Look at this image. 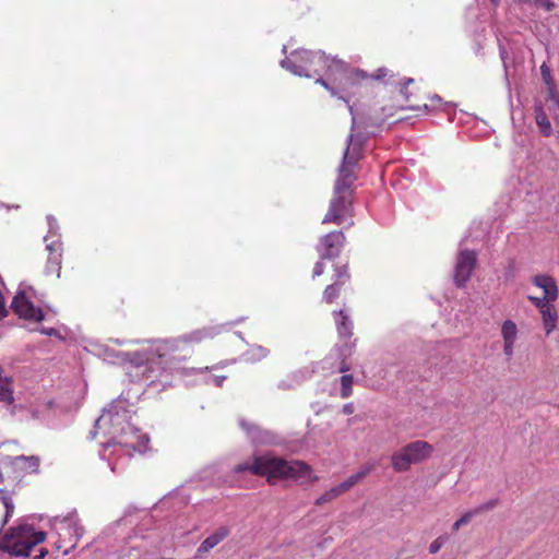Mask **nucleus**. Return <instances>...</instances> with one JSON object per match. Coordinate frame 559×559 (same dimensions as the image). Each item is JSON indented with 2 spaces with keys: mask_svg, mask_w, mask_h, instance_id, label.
Masks as SVG:
<instances>
[{
  "mask_svg": "<svg viewBox=\"0 0 559 559\" xmlns=\"http://www.w3.org/2000/svg\"><path fill=\"white\" fill-rule=\"evenodd\" d=\"M323 272H324V264L321 261L317 262L314 265V269H313L312 276L313 277L320 276L323 274Z\"/></svg>",
  "mask_w": 559,
  "mask_h": 559,
  "instance_id": "37",
  "label": "nucleus"
},
{
  "mask_svg": "<svg viewBox=\"0 0 559 559\" xmlns=\"http://www.w3.org/2000/svg\"><path fill=\"white\" fill-rule=\"evenodd\" d=\"M412 82H413V79H406V80L404 81V83H403L402 91H403L404 88H406V87H407V85H408V84H411Z\"/></svg>",
  "mask_w": 559,
  "mask_h": 559,
  "instance_id": "41",
  "label": "nucleus"
},
{
  "mask_svg": "<svg viewBox=\"0 0 559 559\" xmlns=\"http://www.w3.org/2000/svg\"><path fill=\"white\" fill-rule=\"evenodd\" d=\"M476 252L472 250H460L454 267V283L456 286H464L471 278L476 265Z\"/></svg>",
  "mask_w": 559,
  "mask_h": 559,
  "instance_id": "9",
  "label": "nucleus"
},
{
  "mask_svg": "<svg viewBox=\"0 0 559 559\" xmlns=\"http://www.w3.org/2000/svg\"><path fill=\"white\" fill-rule=\"evenodd\" d=\"M341 285L338 284H331L326 286L323 293V298L326 302L331 304L340 294Z\"/></svg>",
  "mask_w": 559,
  "mask_h": 559,
  "instance_id": "28",
  "label": "nucleus"
},
{
  "mask_svg": "<svg viewBox=\"0 0 559 559\" xmlns=\"http://www.w3.org/2000/svg\"><path fill=\"white\" fill-rule=\"evenodd\" d=\"M492 2H497L498 0H491Z\"/></svg>",
  "mask_w": 559,
  "mask_h": 559,
  "instance_id": "46",
  "label": "nucleus"
},
{
  "mask_svg": "<svg viewBox=\"0 0 559 559\" xmlns=\"http://www.w3.org/2000/svg\"><path fill=\"white\" fill-rule=\"evenodd\" d=\"M335 323L337 328V332L341 337L347 338L352 336L353 322L349 317L344 312V310H340L338 312H334Z\"/></svg>",
  "mask_w": 559,
  "mask_h": 559,
  "instance_id": "20",
  "label": "nucleus"
},
{
  "mask_svg": "<svg viewBox=\"0 0 559 559\" xmlns=\"http://www.w3.org/2000/svg\"><path fill=\"white\" fill-rule=\"evenodd\" d=\"M334 283L338 285H344L349 280V273H348V266L347 265H341L335 267V274H334Z\"/></svg>",
  "mask_w": 559,
  "mask_h": 559,
  "instance_id": "27",
  "label": "nucleus"
},
{
  "mask_svg": "<svg viewBox=\"0 0 559 559\" xmlns=\"http://www.w3.org/2000/svg\"><path fill=\"white\" fill-rule=\"evenodd\" d=\"M281 67L298 76L319 75L316 83L322 85L333 97L344 100L348 106L353 120L352 131H354L356 118L353 106L346 97L338 94L337 90L322 78V74L337 84L342 92H349L352 86L367 78L364 71L350 69L344 61L328 57L323 51L306 49L294 50L289 57L281 61Z\"/></svg>",
  "mask_w": 559,
  "mask_h": 559,
  "instance_id": "1",
  "label": "nucleus"
},
{
  "mask_svg": "<svg viewBox=\"0 0 559 559\" xmlns=\"http://www.w3.org/2000/svg\"><path fill=\"white\" fill-rule=\"evenodd\" d=\"M532 283L543 290V297H545L547 301L555 304L559 297V288L556 280L552 276L546 274H537L532 277Z\"/></svg>",
  "mask_w": 559,
  "mask_h": 559,
  "instance_id": "12",
  "label": "nucleus"
},
{
  "mask_svg": "<svg viewBox=\"0 0 559 559\" xmlns=\"http://www.w3.org/2000/svg\"><path fill=\"white\" fill-rule=\"evenodd\" d=\"M540 72H542V75H543V79L544 81L547 83V84H550L551 83V73H550V69L544 63L542 64L540 67Z\"/></svg>",
  "mask_w": 559,
  "mask_h": 559,
  "instance_id": "34",
  "label": "nucleus"
},
{
  "mask_svg": "<svg viewBox=\"0 0 559 559\" xmlns=\"http://www.w3.org/2000/svg\"><path fill=\"white\" fill-rule=\"evenodd\" d=\"M229 535V530L225 526L217 528L213 534L207 536L199 546L198 555L209 552L215 546H217L223 539Z\"/></svg>",
  "mask_w": 559,
  "mask_h": 559,
  "instance_id": "15",
  "label": "nucleus"
},
{
  "mask_svg": "<svg viewBox=\"0 0 559 559\" xmlns=\"http://www.w3.org/2000/svg\"><path fill=\"white\" fill-rule=\"evenodd\" d=\"M344 152L338 175L334 185L333 197L322 224L342 225L353 216V183L356 180L355 167L360 158V143H356L352 132Z\"/></svg>",
  "mask_w": 559,
  "mask_h": 559,
  "instance_id": "2",
  "label": "nucleus"
},
{
  "mask_svg": "<svg viewBox=\"0 0 559 559\" xmlns=\"http://www.w3.org/2000/svg\"><path fill=\"white\" fill-rule=\"evenodd\" d=\"M235 471H236L237 473L243 472V471H245V465H243V464H239V465H237V466H236V468H235Z\"/></svg>",
  "mask_w": 559,
  "mask_h": 559,
  "instance_id": "42",
  "label": "nucleus"
},
{
  "mask_svg": "<svg viewBox=\"0 0 559 559\" xmlns=\"http://www.w3.org/2000/svg\"><path fill=\"white\" fill-rule=\"evenodd\" d=\"M178 349V343L176 341H159L156 343L155 353L160 359L170 361L175 359V352Z\"/></svg>",
  "mask_w": 559,
  "mask_h": 559,
  "instance_id": "19",
  "label": "nucleus"
},
{
  "mask_svg": "<svg viewBox=\"0 0 559 559\" xmlns=\"http://www.w3.org/2000/svg\"><path fill=\"white\" fill-rule=\"evenodd\" d=\"M498 501L497 499H491L485 503H481L477 506L474 509H471L466 512H464L457 520L461 522L462 525H467L475 516L487 512L489 510H492L497 506Z\"/></svg>",
  "mask_w": 559,
  "mask_h": 559,
  "instance_id": "18",
  "label": "nucleus"
},
{
  "mask_svg": "<svg viewBox=\"0 0 559 559\" xmlns=\"http://www.w3.org/2000/svg\"><path fill=\"white\" fill-rule=\"evenodd\" d=\"M267 354V348L257 344L250 345L249 348H247V361H259L262 358L266 357Z\"/></svg>",
  "mask_w": 559,
  "mask_h": 559,
  "instance_id": "23",
  "label": "nucleus"
},
{
  "mask_svg": "<svg viewBox=\"0 0 559 559\" xmlns=\"http://www.w3.org/2000/svg\"><path fill=\"white\" fill-rule=\"evenodd\" d=\"M48 554L46 548H40L39 554L35 555L33 559H44V557Z\"/></svg>",
  "mask_w": 559,
  "mask_h": 559,
  "instance_id": "39",
  "label": "nucleus"
},
{
  "mask_svg": "<svg viewBox=\"0 0 559 559\" xmlns=\"http://www.w3.org/2000/svg\"><path fill=\"white\" fill-rule=\"evenodd\" d=\"M431 99L433 102H441V98L438 95H435Z\"/></svg>",
  "mask_w": 559,
  "mask_h": 559,
  "instance_id": "45",
  "label": "nucleus"
},
{
  "mask_svg": "<svg viewBox=\"0 0 559 559\" xmlns=\"http://www.w3.org/2000/svg\"><path fill=\"white\" fill-rule=\"evenodd\" d=\"M0 501L2 502L5 509L7 516L10 515L14 510V506L8 491L0 490Z\"/></svg>",
  "mask_w": 559,
  "mask_h": 559,
  "instance_id": "29",
  "label": "nucleus"
},
{
  "mask_svg": "<svg viewBox=\"0 0 559 559\" xmlns=\"http://www.w3.org/2000/svg\"><path fill=\"white\" fill-rule=\"evenodd\" d=\"M307 371H299L298 373H294L285 380H282L278 383V388L281 389H294L299 385L305 379H307Z\"/></svg>",
  "mask_w": 559,
  "mask_h": 559,
  "instance_id": "22",
  "label": "nucleus"
},
{
  "mask_svg": "<svg viewBox=\"0 0 559 559\" xmlns=\"http://www.w3.org/2000/svg\"><path fill=\"white\" fill-rule=\"evenodd\" d=\"M11 308L20 318L33 320L35 322L44 320L43 310L35 307L34 304L26 298L24 293H20L13 298Z\"/></svg>",
  "mask_w": 559,
  "mask_h": 559,
  "instance_id": "10",
  "label": "nucleus"
},
{
  "mask_svg": "<svg viewBox=\"0 0 559 559\" xmlns=\"http://www.w3.org/2000/svg\"><path fill=\"white\" fill-rule=\"evenodd\" d=\"M376 467L374 463H367L364 466L360 467V469L355 473L354 475L360 481L362 478H365L369 473H371Z\"/></svg>",
  "mask_w": 559,
  "mask_h": 559,
  "instance_id": "32",
  "label": "nucleus"
},
{
  "mask_svg": "<svg viewBox=\"0 0 559 559\" xmlns=\"http://www.w3.org/2000/svg\"><path fill=\"white\" fill-rule=\"evenodd\" d=\"M519 328L512 320H506L501 324L502 349L507 360H511L515 353V344L519 338Z\"/></svg>",
  "mask_w": 559,
  "mask_h": 559,
  "instance_id": "11",
  "label": "nucleus"
},
{
  "mask_svg": "<svg viewBox=\"0 0 559 559\" xmlns=\"http://www.w3.org/2000/svg\"><path fill=\"white\" fill-rule=\"evenodd\" d=\"M358 483H359L358 479L353 474L347 479H345L344 481H342L341 484H338L336 486L338 487L340 491L343 495L344 492H347L348 490H350V488L354 487Z\"/></svg>",
  "mask_w": 559,
  "mask_h": 559,
  "instance_id": "31",
  "label": "nucleus"
},
{
  "mask_svg": "<svg viewBox=\"0 0 559 559\" xmlns=\"http://www.w3.org/2000/svg\"><path fill=\"white\" fill-rule=\"evenodd\" d=\"M116 424L120 425V429L112 433L111 443L126 449L128 452L142 453L147 449L150 439L146 433L132 426L130 423H120L119 417Z\"/></svg>",
  "mask_w": 559,
  "mask_h": 559,
  "instance_id": "7",
  "label": "nucleus"
},
{
  "mask_svg": "<svg viewBox=\"0 0 559 559\" xmlns=\"http://www.w3.org/2000/svg\"><path fill=\"white\" fill-rule=\"evenodd\" d=\"M536 5L544 8L546 11H551L555 4L549 0H535Z\"/></svg>",
  "mask_w": 559,
  "mask_h": 559,
  "instance_id": "35",
  "label": "nucleus"
},
{
  "mask_svg": "<svg viewBox=\"0 0 559 559\" xmlns=\"http://www.w3.org/2000/svg\"><path fill=\"white\" fill-rule=\"evenodd\" d=\"M448 537L445 535L438 536L436 539H433L429 545V552L435 555L437 554L442 546L447 543Z\"/></svg>",
  "mask_w": 559,
  "mask_h": 559,
  "instance_id": "30",
  "label": "nucleus"
},
{
  "mask_svg": "<svg viewBox=\"0 0 559 559\" xmlns=\"http://www.w3.org/2000/svg\"><path fill=\"white\" fill-rule=\"evenodd\" d=\"M388 72L389 70L385 69V68H380L378 69L372 75L371 78L374 79V80H381L383 78H385L388 75Z\"/></svg>",
  "mask_w": 559,
  "mask_h": 559,
  "instance_id": "36",
  "label": "nucleus"
},
{
  "mask_svg": "<svg viewBox=\"0 0 559 559\" xmlns=\"http://www.w3.org/2000/svg\"><path fill=\"white\" fill-rule=\"evenodd\" d=\"M341 495H342V492L340 491L338 487L334 486L333 488H331L328 491H325L322 496H320L316 500V504L317 506H322L324 503L331 502L334 499H336L337 497H340Z\"/></svg>",
  "mask_w": 559,
  "mask_h": 559,
  "instance_id": "25",
  "label": "nucleus"
},
{
  "mask_svg": "<svg viewBox=\"0 0 559 559\" xmlns=\"http://www.w3.org/2000/svg\"><path fill=\"white\" fill-rule=\"evenodd\" d=\"M0 402L11 405L14 402L12 379L4 374L0 366Z\"/></svg>",
  "mask_w": 559,
  "mask_h": 559,
  "instance_id": "17",
  "label": "nucleus"
},
{
  "mask_svg": "<svg viewBox=\"0 0 559 559\" xmlns=\"http://www.w3.org/2000/svg\"><path fill=\"white\" fill-rule=\"evenodd\" d=\"M432 452L433 447L427 441H413L392 454L391 465L397 473L406 472L412 465L428 460Z\"/></svg>",
  "mask_w": 559,
  "mask_h": 559,
  "instance_id": "5",
  "label": "nucleus"
},
{
  "mask_svg": "<svg viewBox=\"0 0 559 559\" xmlns=\"http://www.w3.org/2000/svg\"><path fill=\"white\" fill-rule=\"evenodd\" d=\"M251 439L254 442L266 443L270 441V438L266 433L261 435L259 428L254 425L247 424V439Z\"/></svg>",
  "mask_w": 559,
  "mask_h": 559,
  "instance_id": "24",
  "label": "nucleus"
},
{
  "mask_svg": "<svg viewBox=\"0 0 559 559\" xmlns=\"http://www.w3.org/2000/svg\"><path fill=\"white\" fill-rule=\"evenodd\" d=\"M343 412H344L345 414H348V415H349V414H353V412H354V405H353L352 403L345 404V405L343 406Z\"/></svg>",
  "mask_w": 559,
  "mask_h": 559,
  "instance_id": "38",
  "label": "nucleus"
},
{
  "mask_svg": "<svg viewBox=\"0 0 559 559\" xmlns=\"http://www.w3.org/2000/svg\"><path fill=\"white\" fill-rule=\"evenodd\" d=\"M45 539L44 532H36L31 525H20L4 534L0 549L13 556H28L29 551Z\"/></svg>",
  "mask_w": 559,
  "mask_h": 559,
  "instance_id": "4",
  "label": "nucleus"
},
{
  "mask_svg": "<svg viewBox=\"0 0 559 559\" xmlns=\"http://www.w3.org/2000/svg\"><path fill=\"white\" fill-rule=\"evenodd\" d=\"M9 464L20 474L35 473L39 467V457L19 455L11 457Z\"/></svg>",
  "mask_w": 559,
  "mask_h": 559,
  "instance_id": "13",
  "label": "nucleus"
},
{
  "mask_svg": "<svg viewBox=\"0 0 559 559\" xmlns=\"http://www.w3.org/2000/svg\"><path fill=\"white\" fill-rule=\"evenodd\" d=\"M266 477L269 483L277 479H296L305 483H313L318 479L312 474L311 467L301 461H286L271 454L255 456L247 471Z\"/></svg>",
  "mask_w": 559,
  "mask_h": 559,
  "instance_id": "3",
  "label": "nucleus"
},
{
  "mask_svg": "<svg viewBox=\"0 0 559 559\" xmlns=\"http://www.w3.org/2000/svg\"><path fill=\"white\" fill-rule=\"evenodd\" d=\"M43 333H46L48 335H53L56 333V330L55 329L43 330Z\"/></svg>",
  "mask_w": 559,
  "mask_h": 559,
  "instance_id": "43",
  "label": "nucleus"
},
{
  "mask_svg": "<svg viewBox=\"0 0 559 559\" xmlns=\"http://www.w3.org/2000/svg\"><path fill=\"white\" fill-rule=\"evenodd\" d=\"M345 241L346 237L344 233L340 230H334L322 236L317 247L320 258L322 260L337 258L345 245Z\"/></svg>",
  "mask_w": 559,
  "mask_h": 559,
  "instance_id": "8",
  "label": "nucleus"
},
{
  "mask_svg": "<svg viewBox=\"0 0 559 559\" xmlns=\"http://www.w3.org/2000/svg\"><path fill=\"white\" fill-rule=\"evenodd\" d=\"M353 377L350 374H344L341 377V396L346 399L352 395Z\"/></svg>",
  "mask_w": 559,
  "mask_h": 559,
  "instance_id": "26",
  "label": "nucleus"
},
{
  "mask_svg": "<svg viewBox=\"0 0 559 559\" xmlns=\"http://www.w3.org/2000/svg\"><path fill=\"white\" fill-rule=\"evenodd\" d=\"M47 249L50 252L47 259L46 273L59 277L61 271V243L48 245Z\"/></svg>",
  "mask_w": 559,
  "mask_h": 559,
  "instance_id": "14",
  "label": "nucleus"
},
{
  "mask_svg": "<svg viewBox=\"0 0 559 559\" xmlns=\"http://www.w3.org/2000/svg\"><path fill=\"white\" fill-rule=\"evenodd\" d=\"M535 120L542 134L549 136L552 132L551 123L540 106H538L535 110Z\"/></svg>",
  "mask_w": 559,
  "mask_h": 559,
  "instance_id": "21",
  "label": "nucleus"
},
{
  "mask_svg": "<svg viewBox=\"0 0 559 559\" xmlns=\"http://www.w3.org/2000/svg\"><path fill=\"white\" fill-rule=\"evenodd\" d=\"M52 528L59 536L57 540V548L64 549V554H69L71 549H73L80 537L83 535V527L79 523L78 515L73 513H69L66 516H56L52 520Z\"/></svg>",
  "mask_w": 559,
  "mask_h": 559,
  "instance_id": "6",
  "label": "nucleus"
},
{
  "mask_svg": "<svg viewBox=\"0 0 559 559\" xmlns=\"http://www.w3.org/2000/svg\"><path fill=\"white\" fill-rule=\"evenodd\" d=\"M463 525L461 524V522L459 520H456L453 524H452V531L453 532H457Z\"/></svg>",
  "mask_w": 559,
  "mask_h": 559,
  "instance_id": "40",
  "label": "nucleus"
},
{
  "mask_svg": "<svg viewBox=\"0 0 559 559\" xmlns=\"http://www.w3.org/2000/svg\"><path fill=\"white\" fill-rule=\"evenodd\" d=\"M527 299L538 309V311L551 304L547 301L545 297L528 296Z\"/></svg>",
  "mask_w": 559,
  "mask_h": 559,
  "instance_id": "33",
  "label": "nucleus"
},
{
  "mask_svg": "<svg viewBox=\"0 0 559 559\" xmlns=\"http://www.w3.org/2000/svg\"><path fill=\"white\" fill-rule=\"evenodd\" d=\"M543 326L546 335H550L557 328L558 322V312L556 310L555 304H550L544 309L539 310Z\"/></svg>",
  "mask_w": 559,
  "mask_h": 559,
  "instance_id": "16",
  "label": "nucleus"
},
{
  "mask_svg": "<svg viewBox=\"0 0 559 559\" xmlns=\"http://www.w3.org/2000/svg\"><path fill=\"white\" fill-rule=\"evenodd\" d=\"M349 368L346 366V365H343L341 368H340V372H345L347 371Z\"/></svg>",
  "mask_w": 559,
  "mask_h": 559,
  "instance_id": "44",
  "label": "nucleus"
}]
</instances>
